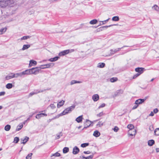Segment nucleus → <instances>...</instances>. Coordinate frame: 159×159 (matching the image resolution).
<instances>
[{
  "label": "nucleus",
  "instance_id": "1",
  "mask_svg": "<svg viewBox=\"0 0 159 159\" xmlns=\"http://www.w3.org/2000/svg\"><path fill=\"white\" fill-rule=\"evenodd\" d=\"M75 106L73 105L66 109L62 112L59 114V116H62L70 112L75 108Z\"/></svg>",
  "mask_w": 159,
  "mask_h": 159
},
{
  "label": "nucleus",
  "instance_id": "2",
  "mask_svg": "<svg viewBox=\"0 0 159 159\" xmlns=\"http://www.w3.org/2000/svg\"><path fill=\"white\" fill-rule=\"evenodd\" d=\"M10 5V4L7 1L5 0H0V7H1L4 8Z\"/></svg>",
  "mask_w": 159,
  "mask_h": 159
},
{
  "label": "nucleus",
  "instance_id": "3",
  "mask_svg": "<svg viewBox=\"0 0 159 159\" xmlns=\"http://www.w3.org/2000/svg\"><path fill=\"white\" fill-rule=\"evenodd\" d=\"M30 69L31 74H34V75H36L38 74L39 71L41 70L40 67H39L33 68Z\"/></svg>",
  "mask_w": 159,
  "mask_h": 159
},
{
  "label": "nucleus",
  "instance_id": "4",
  "mask_svg": "<svg viewBox=\"0 0 159 159\" xmlns=\"http://www.w3.org/2000/svg\"><path fill=\"white\" fill-rule=\"evenodd\" d=\"M54 66L53 63H50L49 64H46L44 65H41L40 67V69H44L45 68H49L50 67H52Z\"/></svg>",
  "mask_w": 159,
  "mask_h": 159
},
{
  "label": "nucleus",
  "instance_id": "5",
  "mask_svg": "<svg viewBox=\"0 0 159 159\" xmlns=\"http://www.w3.org/2000/svg\"><path fill=\"white\" fill-rule=\"evenodd\" d=\"M70 52V50L69 49L60 52L59 53V56H62L67 54Z\"/></svg>",
  "mask_w": 159,
  "mask_h": 159
},
{
  "label": "nucleus",
  "instance_id": "6",
  "mask_svg": "<svg viewBox=\"0 0 159 159\" xmlns=\"http://www.w3.org/2000/svg\"><path fill=\"white\" fill-rule=\"evenodd\" d=\"M91 121L87 119L86 122L84 123V126L83 129L89 127L91 125Z\"/></svg>",
  "mask_w": 159,
  "mask_h": 159
},
{
  "label": "nucleus",
  "instance_id": "7",
  "mask_svg": "<svg viewBox=\"0 0 159 159\" xmlns=\"http://www.w3.org/2000/svg\"><path fill=\"white\" fill-rule=\"evenodd\" d=\"M144 68L142 67H137L135 69V70L136 72L138 73L140 75L143 73L144 71Z\"/></svg>",
  "mask_w": 159,
  "mask_h": 159
},
{
  "label": "nucleus",
  "instance_id": "8",
  "mask_svg": "<svg viewBox=\"0 0 159 159\" xmlns=\"http://www.w3.org/2000/svg\"><path fill=\"white\" fill-rule=\"evenodd\" d=\"M146 98L145 99H139L138 100H136L135 102V104L136 105H139L141 104L144 101L146 100Z\"/></svg>",
  "mask_w": 159,
  "mask_h": 159
},
{
  "label": "nucleus",
  "instance_id": "9",
  "mask_svg": "<svg viewBox=\"0 0 159 159\" xmlns=\"http://www.w3.org/2000/svg\"><path fill=\"white\" fill-rule=\"evenodd\" d=\"M47 114L45 113H41L39 114H37L35 116V118L37 119H39L41 117H43L44 116H46Z\"/></svg>",
  "mask_w": 159,
  "mask_h": 159
},
{
  "label": "nucleus",
  "instance_id": "10",
  "mask_svg": "<svg viewBox=\"0 0 159 159\" xmlns=\"http://www.w3.org/2000/svg\"><path fill=\"white\" fill-rule=\"evenodd\" d=\"M79 151V148L77 146H75L73 148L72 153L74 154H76L78 153Z\"/></svg>",
  "mask_w": 159,
  "mask_h": 159
},
{
  "label": "nucleus",
  "instance_id": "11",
  "mask_svg": "<svg viewBox=\"0 0 159 159\" xmlns=\"http://www.w3.org/2000/svg\"><path fill=\"white\" fill-rule=\"evenodd\" d=\"M30 70L31 69H27L22 72V75H29L32 74L31 73V70Z\"/></svg>",
  "mask_w": 159,
  "mask_h": 159
},
{
  "label": "nucleus",
  "instance_id": "12",
  "mask_svg": "<svg viewBox=\"0 0 159 159\" xmlns=\"http://www.w3.org/2000/svg\"><path fill=\"white\" fill-rule=\"evenodd\" d=\"M29 138L25 136L24 139H21L22 141H21V143L25 144L29 140Z\"/></svg>",
  "mask_w": 159,
  "mask_h": 159
},
{
  "label": "nucleus",
  "instance_id": "13",
  "mask_svg": "<svg viewBox=\"0 0 159 159\" xmlns=\"http://www.w3.org/2000/svg\"><path fill=\"white\" fill-rule=\"evenodd\" d=\"M50 89H44L43 90H39V89H36L34 90V92L35 94H37L38 93L43 92L46 90H49Z\"/></svg>",
  "mask_w": 159,
  "mask_h": 159
},
{
  "label": "nucleus",
  "instance_id": "14",
  "mask_svg": "<svg viewBox=\"0 0 159 159\" xmlns=\"http://www.w3.org/2000/svg\"><path fill=\"white\" fill-rule=\"evenodd\" d=\"M99 99V96L98 94L93 95L92 96V99L94 102L97 101Z\"/></svg>",
  "mask_w": 159,
  "mask_h": 159
},
{
  "label": "nucleus",
  "instance_id": "15",
  "mask_svg": "<svg viewBox=\"0 0 159 159\" xmlns=\"http://www.w3.org/2000/svg\"><path fill=\"white\" fill-rule=\"evenodd\" d=\"M37 64V62L33 60H31L30 61V63L29 64V66L31 67L32 66H35Z\"/></svg>",
  "mask_w": 159,
  "mask_h": 159
},
{
  "label": "nucleus",
  "instance_id": "16",
  "mask_svg": "<svg viewBox=\"0 0 159 159\" xmlns=\"http://www.w3.org/2000/svg\"><path fill=\"white\" fill-rule=\"evenodd\" d=\"M83 119V116L81 115L77 117L75 119V121L78 123H80L82 122Z\"/></svg>",
  "mask_w": 159,
  "mask_h": 159
},
{
  "label": "nucleus",
  "instance_id": "17",
  "mask_svg": "<svg viewBox=\"0 0 159 159\" xmlns=\"http://www.w3.org/2000/svg\"><path fill=\"white\" fill-rule=\"evenodd\" d=\"M59 58V57L57 56L53 58H51L48 59V60L51 62H53L57 61Z\"/></svg>",
  "mask_w": 159,
  "mask_h": 159
},
{
  "label": "nucleus",
  "instance_id": "18",
  "mask_svg": "<svg viewBox=\"0 0 159 159\" xmlns=\"http://www.w3.org/2000/svg\"><path fill=\"white\" fill-rule=\"evenodd\" d=\"M10 75H7L6 77V79L7 80H9L10 79L14 78L13 73H12L10 74Z\"/></svg>",
  "mask_w": 159,
  "mask_h": 159
},
{
  "label": "nucleus",
  "instance_id": "19",
  "mask_svg": "<svg viewBox=\"0 0 159 159\" xmlns=\"http://www.w3.org/2000/svg\"><path fill=\"white\" fill-rule=\"evenodd\" d=\"M155 143L153 139L149 140L148 142V145L150 146H152Z\"/></svg>",
  "mask_w": 159,
  "mask_h": 159
},
{
  "label": "nucleus",
  "instance_id": "20",
  "mask_svg": "<svg viewBox=\"0 0 159 159\" xmlns=\"http://www.w3.org/2000/svg\"><path fill=\"white\" fill-rule=\"evenodd\" d=\"M30 46V44H25L23 45V47L21 50H24L26 49H28Z\"/></svg>",
  "mask_w": 159,
  "mask_h": 159
},
{
  "label": "nucleus",
  "instance_id": "21",
  "mask_svg": "<svg viewBox=\"0 0 159 159\" xmlns=\"http://www.w3.org/2000/svg\"><path fill=\"white\" fill-rule=\"evenodd\" d=\"M100 135V133L98 130L94 131L93 134V135L96 137H99Z\"/></svg>",
  "mask_w": 159,
  "mask_h": 159
},
{
  "label": "nucleus",
  "instance_id": "22",
  "mask_svg": "<svg viewBox=\"0 0 159 159\" xmlns=\"http://www.w3.org/2000/svg\"><path fill=\"white\" fill-rule=\"evenodd\" d=\"M64 102H65V101H64L63 100H62V101H61L60 102H59L57 103V107L59 108V107L62 106L64 105Z\"/></svg>",
  "mask_w": 159,
  "mask_h": 159
},
{
  "label": "nucleus",
  "instance_id": "23",
  "mask_svg": "<svg viewBox=\"0 0 159 159\" xmlns=\"http://www.w3.org/2000/svg\"><path fill=\"white\" fill-rule=\"evenodd\" d=\"M105 66V64L104 63H99L98 64L97 67L98 68H102Z\"/></svg>",
  "mask_w": 159,
  "mask_h": 159
},
{
  "label": "nucleus",
  "instance_id": "24",
  "mask_svg": "<svg viewBox=\"0 0 159 159\" xmlns=\"http://www.w3.org/2000/svg\"><path fill=\"white\" fill-rule=\"evenodd\" d=\"M7 28L5 27L1 29L0 30V34H2L4 33L7 30Z\"/></svg>",
  "mask_w": 159,
  "mask_h": 159
},
{
  "label": "nucleus",
  "instance_id": "25",
  "mask_svg": "<svg viewBox=\"0 0 159 159\" xmlns=\"http://www.w3.org/2000/svg\"><path fill=\"white\" fill-rule=\"evenodd\" d=\"M13 75L14 76V78H17L18 76L21 77L22 76V72L20 73H17L16 74L13 73Z\"/></svg>",
  "mask_w": 159,
  "mask_h": 159
},
{
  "label": "nucleus",
  "instance_id": "26",
  "mask_svg": "<svg viewBox=\"0 0 159 159\" xmlns=\"http://www.w3.org/2000/svg\"><path fill=\"white\" fill-rule=\"evenodd\" d=\"M127 128L129 129V131H132V130L134 129V126L133 125L129 124L127 125Z\"/></svg>",
  "mask_w": 159,
  "mask_h": 159
},
{
  "label": "nucleus",
  "instance_id": "27",
  "mask_svg": "<svg viewBox=\"0 0 159 159\" xmlns=\"http://www.w3.org/2000/svg\"><path fill=\"white\" fill-rule=\"evenodd\" d=\"M82 83L81 81H78L75 80H72L70 82V84L73 85L76 83Z\"/></svg>",
  "mask_w": 159,
  "mask_h": 159
},
{
  "label": "nucleus",
  "instance_id": "28",
  "mask_svg": "<svg viewBox=\"0 0 159 159\" xmlns=\"http://www.w3.org/2000/svg\"><path fill=\"white\" fill-rule=\"evenodd\" d=\"M152 8L157 11H159V7L155 5L152 7Z\"/></svg>",
  "mask_w": 159,
  "mask_h": 159
},
{
  "label": "nucleus",
  "instance_id": "29",
  "mask_svg": "<svg viewBox=\"0 0 159 159\" xmlns=\"http://www.w3.org/2000/svg\"><path fill=\"white\" fill-rule=\"evenodd\" d=\"M98 22V20L96 19H93L89 22V23L91 25H94L96 24Z\"/></svg>",
  "mask_w": 159,
  "mask_h": 159
},
{
  "label": "nucleus",
  "instance_id": "30",
  "mask_svg": "<svg viewBox=\"0 0 159 159\" xmlns=\"http://www.w3.org/2000/svg\"><path fill=\"white\" fill-rule=\"evenodd\" d=\"M11 128V127L10 125H7L5 126L4 129L6 131H8L10 130Z\"/></svg>",
  "mask_w": 159,
  "mask_h": 159
},
{
  "label": "nucleus",
  "instance_id": "31",
  "mask_svg": "<svg viewBox=\"0 0 159 159\" xmlns=\"http://www.w3.org/2000/svg\"><path fill=\"white\" fill-rule=\"evenodd\" d=\"M155 135L156 136L159 135V128H156L154 131Z\"/></svg>",
  "mask_w": 159,
  "mask_h": 159
},
{
  "label": "nucleus",
  "instance_id": "32",
  "mask_svg": "<svg viewBox=\"0 0 159 159\" xmlns=\"http://www.w3.org/2000/svg\"><path fill=\"white\" fill-rule=\"evenodd\" d=\"M69 151V148L68 147H65L63 149V152L64 153H66Z\"/></svg>",
  "mask_w": 159,
  "mask_h": 159
},
{
  "label": "nucleus",
  "instance_id": "33",
  "mask_svg": "<svg viewBox=\"0 0 159 159\" xmlns=\"http://www.w3.org/2000/svg\"><path fill=\"white\" fill-rule=\"evenodd\" d=\"M13 86L12 84L11 83H8L6 85V87L8 89H10Z\"/></svg>",
  "mask_w": 159,
  "mask_h": 159
},
{
  "label": "nucleus",
  "instance_id": "34",
  "mask_svg": "<svg viewBox=\"0 0 159 159\" xmlns=\"http://www.w3.org/2000/svg\"><path fill=\"white\" fill-rule=\"evenodd\" d=\"M131 131H128V134L130 136H133L134 135H135L136 134V131L135 129L133 131V133H132V132H131Z\"/></svg>",
  "mask_w": 159,
  "mask_h": 159
},
{
  "label": "nucleus",
  "instance_id": "35",
  "mask_svg": "<svg viewBox=\"0 0 159 159\" xmlns=\"http://www.w3.org/2000/svg\"><path fill=\"white\" fill-rule=\"evenodd\" d=\"M30 37L31 36H23L20 39V40H26L29 38H30Z\"/></svg>",
  "mask_w": 159,
  "mask_h": 159
},
{
  "label": "nucleus",
  "instance_id": "36",
  "mask_svg": "<svg viewBox=\"0 0 159 159\" xmlns=\"http://www.w3.org/2000/svg\"><path fill=\"white\" fill-rule=\"evenodd\" d=\"M119 20V18L118 16H115L112 18V20L113 21H118Z\"/></svg>",
  "mask_w": 159,
  "mask_h": 159
},
{
  "label": "nucleus",
  "instance_id": "37",
  "mask_svg": "<svg viewBox=\"0 0 159 159\" xmlns=\"http://www.w3.org/2000/svg\"><path fill=\"white\" fill-rule=\"evenodd\" d=\"M109 19H110V18H108V19H107V20H105L104 21H101V22H102V24L100 23L98 26H97V27H98L99 26H100V25H101L105 24L109 20Z\"/></svg>",
  "mask_w": 159,
  "mask_h": 159
},
{
  "label": "nucleus",
  "instance_id": "38",
  "mask_svg": "<svg viewBox=\"0 0 159 159\" xmlns=\"http://www.w3.org/2000/svg\"><path fill=\"white\" fill-rule=\"evenodd\" d=\"M23 125H19L17 126V128L16 129V131H19L20 130L21 128L23 127Z\"/></svg>",
  "mask_w": 159,
  "mask_h": 159
},
{
  "label": "nucleus",
  "instance_id": "39",
  "mask_svg": "<svg viewBox=\"0 0 159 159\" xmlns=\"http://www.w3.org/2000/svg\"><path fill=\"white\" fill-rule=\"evenodd\" d=\"M61 156L60 153H58V152H56L55 153L53 154L51 156V157H52L53 156H55L56 157H59Z\"/></svg>",
  "mask_w": 159,
  "mask_h": 159
},
{
  "label": "nucleus",
  "instance_id": "40",
  "mask_svg": "<svg viewBox=\"0 0 159 159\" xmlns=\"http://www.w3.org/2000/svg\"><path fill=\"white\" fill-rule=\"evenodd\" d=\"M118 79L116 77H113L110 79V81L111 82H114L116 81Z\"/></svg>",
  "mask_w": 159,
  "mask_h": 159
},
{
  "label": "nucleus",
  "instance_id": "41",
  "mask_svg": "<svg viewBox=\"0 0 159 159\" xmlns=\"http://www.w3.org/2000/svg\"><path fill=\"white\" fill-rule=\"evenodd\" d=\"M19 137H16L14 138L13 142L15 143H17L19 142Z\"/></svg>",
  "mask_w": 159,
  "mask_h": 159
},
{
  "label": "nucleus",
  "instance_id": "42",
  "mask_svg": "<svg viewBox=\"0 0 159 159\" xmlns=\"http://www.w3.org/2000/svg\"><path fill=\"white\" fill-rule=\"evenodd\" d=\"M89 145V143H83L81 145V147L82 148H85L87 146H88Z\"/></svg>",
  "mask_w": 159,
  "mask_h": 159
},
{
  "label": "nucleus",
  "instance_id": "43",
  "mask_svg": "<svg viewBox=\"0 0 159 159\" xmlns=\"http://www.w3.org/2000/svg\"><path fill=\"white\" fill-rule=\"evenodd\" d=\"M32 155V153H29L26 157V159H31Z\"/></svg>",
  "mask_w": 159,
  "mask_h": 159
},
{
  "label": "nucleus",
  "instance_id": "44",
  "mask_svg": "<svg viewBox=\"0 0 159 159\" xmlns=\"http://www.w3.org/2000/svg\"><path fill=\"white\" fill-rule=\"evenodd\" d=\"M62 135V132H60L58 134H57V137L56 138L57 139H58L60 138V136H61Z\"/></svg>",
  "mask_w": 159,
  "mask_h": 159
},
{
  "label": "nucleus",
  "instance_id": "45",
  "mask_svg": "<svg viewBox=\"0 0 159 159\" xmlns=\"http://www.w3.org/2000/svg\"><path fill=\"white\" fill-rule=\"evenodd\" d=\"M103 26L97 29V31L99 32L104 30Z\"/></svg>",
  "mask_w": 159,
  "mask_h": 159
},
{
  "label": "nucleus",
  "instance_id": "46",
  "mask_svg": "<svg viewBox=\"0 0 159 159\" xmlns=\"http://www.w3.org/2000/svg\"><path fill=\"white\" fill-rule=\"evenodd\" d=\"M93 155H91L88 157H85V159H92L93 158Z\"/></svg>",
  "mask_w": 159,
  "mask_h": 159
},
{
  "label": "nucleus",
  "instance_id": "47",
  "mask_svg": "<svg viewBox=\"0 0 159 159\" xmlns=\"http://www.w3.org/2000/svg\"><path fill=\"white\" fill-rule=\"evenodd\" d=\"M106 25V26H103V28H104V29H107L108 27H109L111 26H112L113 25Z\"/></svg>",
  "mask_w": 159,
  "mask_h": 159
},
{
  "label": "nucleus",
  "instance_id": "48",
  "mask_svg": "<svg viewBox=\"0 0 159 159\" xmlns=\"http://www.w3.org/2000/svg\"><path fill=\"white\" fill-rule=\"evenodd\" d=\"M149 129L150 131H152L154 129V128H153V125H150L149 127Z\"/></svg>",
  "mask_w": 159,
  "mask_h": 159
},
{
  "label": "nucleus",
  "instance_id": "49",
  "mask_svg": "<svg viewBox=\"0 0 159 159\" xmlns=\"http://www.w3.org/2000/svg\"><path fill=\"white\" fill-rule=\"evenodd\" d=\"M110 51L111 52H113L112 53H111L112 54H114V53L118 52L117 51V49H115L114 50H113V49H111Z\"/></svg>",
  "mask_w": 159,
  "mask_h": 159
},
{
  "label": "nucleus",
  "instance_id": "50",
  "mask_svg": "<svg viewBox=\"0 0 159 159\" xmlns=\"http://www.w3.org/2000/svg\"><path fill=\"white\" fill-rule=\"evenodd\" d=\"M114 131L115 132H117L119 130V128L117 126H115L113 129Z\"/></svg>",
  "mask_w": 159,
  "mask_h": 159
},
{
  "label": "nucleus",
  "instance_id": "51",
  "mask_svg": "<svg viewBox=\"0 0 159 159\" xmlns=\"http://www.w3.org/2000/svg\"><path fill=\"white\" fill-rule=\"evenodd\" d=\"M140 75V74L138 73H137L135 75H134L133 77V79H135V78H136L139 75Z\"/></svg>",
  "mask_w": 159,
  "mask_h": 159
},
{
  "label": "nucleus",
  "instance_id": "52",
  "mask_svg": "<svg viewBox=\"0 0 159 159\" xmlns=\"http://www.w3.org/2000/svg\"><path fill=\"white\" fill-rule=\"evenodd\" d=\"M103 125V123L99 121L97 125V126H99V127H100Z\"/></svg>",
  "mask_w": 159,
  "mask_h": 159
},
{
  "label": "nucleus",
  "instance_id": "53",
  "mask_svg": "<svg viewBox=\"0 0 159 159\" xmlns=\"http://www.w3.org/2000/svg\"><path fill=\"white\" fill-rule=\"evenodd\" d=\"M105 103H102L101 105L98 107V108H100L102 107H104L105 106Z\"/></svg>",
  "mask_w": 159,
  "mask_h": 159
},
{
  "label": "nucleus",
  "instance_id": "54",
  "mask_svg": "<svg viewBox=\"0 0 159 159\" xmlns=\"http://www.w3.org/2000/svg\"><path fill=\"white\" fill-rule=\"evenodd\" d=\"M50 106L51 107V108H52V109H54L56 107L55 105L53 104H51L50 105Z\"/></svg>",
  "mask_w": 159,
  "mask_h": 159
},
{
  "label": "nucleus",
  "instance_id": "55",
  "mask_svg": "<svg viewBox=\"0 0 159 159\" xmlns=\"http://www.w3.org/2000/svg\"><path fill=\"white\" fill-rule=\"evenodd\" d=\"M34 94H35V93L34 92V91H33V92H31L29 94V96H32V95H34Z\"/></svg>",
  "mask_w": 159,
  "mask_h": 159
},
{
  "label": "nucleus",
  "instance_id": "56",
  "mask_svg": "<svg viewBox=\"0 0 159 159\" xmlns=\"http://www.w3.org/2000/svg\"><path fill=\"white\" fill-rule=\"evenodd\" d=\"M123 91L122 89H120L119 90H118L117 91V93H123Z\"/></svg>",
  "mask_w": 159,
  "mask_h": 159
},
{
  "label": "nucleus",
  "instance_id": "57",
  "mask_svg": "<svg viewBox=\"0 0 159 159\" xmlns=\"http://www.w3.org/2000/svg\"><path fill=\"white\" fill-rule=\"evenodd\" d=\"M158 111V110L157 108H155L153 110V112L155 113H157Z\"/></svg>",
  "mask_w": 159,
  "mask_h": 159
},
{
  "label": "nucleus",
  "instance_id": "58",
  "mask_svg": "<svg viewBox=\"0 0 159 159\" xmlns=\"http://www.w3.org/2000/svg\"><path fill=\"white\" fill-rule=\"evenodd\" d=\"M138 106H139V105H135L134 106H133V107L132 108V110H134V109L137 108V107H138Z\"/></svg>",
  "mask_w": 159,
  "mask_h": 159
},
{
  "label": "nucleus",
  "instance_id": "59",
  "mask_svg": "<svg viewBox=\"0 0 159 159\" xmlns=\"http://www.w3.org/2000/svg\"><path fill=\"white\" fill-rule=\"evenodd\" d=\"M5 92H0V96H3L5 95Z\"/></svg>",
  "mask_w": 159,
  "mask_h": 159
},
{
  "label": "nucleus",
  "instance_id": "60",
  "mask_svg": "<svg viewBox=\"0 0 159 159\" xmlns=\"http://www.w3.org/2000/svg\"><path fill=\"white\" fill-rule=\"evenodd\" d=\"M84 153L85 154H89L90 153V152L89 151H84Z\"/></svg>",
  "mask_w": 159,
  "mask_h": 159
},
{
  "label": "nucleus",
  "instance_id": "61",
  "mask_svg": "<svg viewBox=\"0 0 159 159\" xmlns=\"http://www.w3.org/2000/svg\"><path fill=\"white\" fill-rule=\"evenodd\" d=\"M102 115H103V113L102 112H100L98 114H97V116H98L100 117V116H102Z\"/></svg>",
  "mask_w": 159,
  "mask_h": 159
},
{
  "label": "nucleus",
  "instance_id": "62",
  "mask_svg": "<svg viewBox=\"0 0 159 159\" xmlns=\"http://www.w3.org/2000/svg\"><path fill=\"white\" fill-rule=\"evenodd\" d=\"M128 47V46H124L123 47H121V48H118L117 49V51H120L121 48H122L125 47Z\"/></svg>",
  "mask_w": 159,
  "mask_h": 159
},
{
  "label": "nucleus",
  "instance_id": "63",
  "mask_svg": "<svg viewBox=\"0 0 159 159\" xmlns=\"http://www.w3.org/2000/svg\"><path fill=\"white\" fill-rule=\"evenodd\" d=\"M149 115L151 116H154L153 112L152 111L151 112Z\"/></svg>",
  "mask_w": 159,
  "mask_h": 159
},
{
  "label": "nucleus",
  "instance_id": "64",
  "mask_svg": "<svg viewBox=\"0 0 159 159\" xmlns=\"http://www.w3.org/2000/svg\"><path fill=\"white\" fill-rule=\"evenodd\" d=\"M156 151L157 152H159V148H156Z\"/></svg>",
  "mask_w": 159,
  "mask_h": 159
}]
</instances>
